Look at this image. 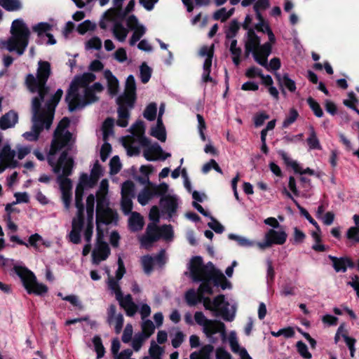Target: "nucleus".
<instances>
[{
	"instance_id": "1",
	"label": "nucleus",
	"mask_w": 359,
	"mask_h": 359,
	"mask_svg": "<svg viewBox=\"0 0 359 359\" xmlns=\"http://www.w3.org/2000/svg\"><path fill=\"white\" fill-rule=\"evenodd\" d=\"M188 270L193 281L201 283L197 292L194 289L187 292L185 298L187 304L193 306L202 302L205 309L213 312L215 316L221 317L226 321H232L236 316V308L235 305H231L226 302L224 295L219 294L212 300L203 297L205 294H212L214 286H219L222 290L231 287L230 282L226 279L222 272L216 269L211 262L203 264V259L199 256L191 259Z\"/></svg>"
},
{
	"instance_id": "2",
	"label": "nucleus",
	"mask_w": 359,
	"mask_h": 359,
	"mask_svg": "<svg viewBox=\"0 0 359 359\" xmlns=\"http://www.w3.org/2000/svg\"><path fill=\"white\" fill-rule=\"evenodd\" d=\"M50 74V65L48 62L39 61L37 74H29L26 84L29 90L38 93V96L32 99V127L29 132L23 133L22 136L28 141L38 140L41 131L45 128L48 129L53 122L55 108L60 102L63 91L58 89L54 95L48 94L46 83Z\"/></svg>"
},
{
	"instance_id": "3",
	"label": "nucleus",
	"mask_w": 359,
	"mask_h": 359,
	"mask_svg": "<svg viewBox=\"0 0 359 359\" xmlns=\"http://www.w3.org/2000/svg\"><path fill=\"white\" fill-rule=\"evenodd\" d=\"M69 121L67 118H62L59 123L52 141L50 151L48 154V162L52 167L53 171L58 175L57 182L62 194V201L67 210H69L72 202V182L65 177L70 175L73 168V159L63 151L57 158V151L65 147H69L74 141L73 135L68 131Z\"/></svg>"
},
{
	"instance_id": "4",
	"label": "nucleus",
	"mask_w": 359,
	"mask_h": 359,
	"mask_svg": "<svg viewBox=\"0 0 359 359\" xmlns=\"http://www.w3.org/2000/svg\"><path fill=\"white\" fill-rule=\"evenodd\" d=\"M126 0H112L113 8L108 9L102 15L99 25L101 29H110L114 38L120 42L126 41L128 32L133 34L129 40L134 46L147 32V27L134 15H129L134 10L135 1L130 0L123 9Z\"/></svg>"
},
{
	"instance_id": "5",
	"label": "nucleus",
	"mask_w": 359,
	"mask_h": 359,
	"mask_svg": "<svg viewBox=\"0 0 359 359\" xmlns=\"http://www.w3.org/2000/svg\"><path fill=\"white\" fill-rule=\"evenodd\" d=\"M95 75L93 73H84L76 76L72 80L66 96L70 111L82 108L98 100L103 87L100 83H93Z\"/></svg>"
},
{
	"instance_id": "6",
	"label": "nucleus",
	"mask_w": 359,
	"mask_h": 359,
	"mask_svg": "<svg viewBox=\"0 0 359 359\" xmlns=\"http://www.w3.org/2000/svg\"><path fill=\"white\" fill-rule=\"evenodd\" d=\"M131 135L122 137L123 146L129 156L137 155L140 147H144L143 155L147 161L165 160L170 157V153H165L157 143L151 144L144 136L145 128L142 121H136L130 129Z\"/></svg>"
},
{
	"instance_id": "7",
	"label": "nucleus",
	"mask_w": 359,
	"mask_h": 359,
	"mask_svg": "<svg viewBox=\"0 0 359 359\" xmlns=\"http://www.w3.org/2000/svg\"><path fill=\"white\" fill-rule=\"evenodd\" d=\"M96 181L87 174H82L76 189L75 205L78 210L77 215L72 219V231L69 234L71 242L78 244L81 242V232L83 226V195L84 189L93 187Z\"/></svg>"
},
{
	"instance_id": "8",
	"label": "nucleus",
	"mask_w": 359,
	"mask_h": 359,
	"mask_svg": "<svg viewBox=\"0 0 359 359\" xmlns=\"http://www.w3.org/2000/svg\"><path fill=\"white\" fill-rule=\"evenodd\" d=\"M105 272L108 276L107 286L108 289L112 294H115L116 300L118 302L120 306L124 309L128 316H132L137 311V306L133 302L132 297L127 294L123 296L120 285L119 280L123 278L126 273L123 261L119 257L118 259V269L116 271L115 277L110 275V270L108 267L104 268Z\"/></svg>"
},
{
	"instance_id": "9",
	"label": "nucleus",
	"mask_w": 359,
	"mask_h": 359,
	"mask_svg": "<svg viewBox=\"0 0 359 359\" xmlns=\"http://www.w3.org/2000/svg\"><path fill=\"white\" fill-rule=\"evenodd\" d=\"M11 33L8 40L1 42V47L10 52L16 51L19 55H22L29 43V28L22 19H16L12 23Z\"/></svg>"
},
{
	"instance_id": "10",
	"label": "nucleus",
	"mask_w": 359,
	"mask_h": 359,
	"mask_svg": "<svg viewBox=\"0 0 359 359\" xmlns=\"http://www.w3.org/2000/svg\"><path fill=\"white\" fill-rule=\"evenodd\" d=\"M0 261L4 266H13L15 272L20 278L28 293L41 295L48 291L47 287L42 283H38L34 273L27 268L15 264L13 259H6L1 255Z\"/></svg>"
},
{
	"instance_id": "11",
	"label": "nucleus",
	"mask_w": 359,
	"mask_h": 359,
	"mask_svg": "<svg viewBox=\"0 0 359 359\" xmlns=\"http://www.w3.org/2000/svg\"><path fill=\"white\" fill-rule=\"evenodd\" d=\"M245 50L252 53L255 61L259 65H266V58L271 54L270 43L260 45V39L252 29L247 32Z\"/></svg>"
},
{
	"instance_id": "12",
	"label": "nucleus",
	"mask_w": 359,
	"mask_h": 359,
	"mask_svg": "<svg viewBox=\"0 0 359 359\" xmlns=\"http://www.w3.org/2000/svg\"><path fill=\"white\" fill-rule=\"evenodd\" d=\"M196 323L202 326L203 331L212 343L215 342L213 335L219 333L223 341L226 339L225 325L223 323L208 319L201 311H197L194 314Z\"/></svg>"
},
{
	"instance_id": "13",
	"label": "nucleus",
	"mask_w": 359,
	"mask_h": 359,
	"mask_svg": "<svg viewBox=\"0 0 359 359\" xmlns=\"http://www.w3.org/2000/svg\"><path fill=\"white\" fill-rule=\"evenodd\" d=\"M174 237V231L171 225H163L157 227L156 224H149L144 236L141 239V245L145 248L151 246L152 243L159 238L167 241H172Z\"/></svg>"
},
{
	"instance_id": "14",
	"label": "nucleus",
	"mask_w": 359,
	"mask_h": 359,
	"mask_svg": "<svg viewBox=\"0 0 359 359\" xmlns=\"http://www.w3.org/2000/svg\"><path fill=\"white\" fill-rule=\"evenodd\" d=\"M146 182L147 187L143 189L137 195V201L142 205H147L154 197L163 195L168 191V185L161 183L158 185L154 184L147 179Z\"/></svg>"
},
{
	"instance_id": "15",
	"label": "nucleus",
	"mask_w": 359,
	"mask_h": 359,
	"mask_svg": "<svg viewBox=\"0 0 359 359\" xmlns=\"http://www.w3.org/2000/svg\"><path fill=\"white\" fill-rule=\"evenodd\" d=\"M97 231L102 232L101 224H108L116 222L117 220V214L112 209L109 208L108 202L103 203L102 200L97 203Z\"/></svg>"
},
{
	"instance_id": "16",
	"label": "nucleus",
	"mask_w": 359,
	"mask_h": 359,
	"mask_svg": "<svg viewBox=\"0 0 359 359\" xmlns=\"http://www.w3.org/2000/svg\"><path fill=\"white\" fill-rule=\"evenodd\" d=\"M287 238V234L283 229H271L264 234V241L263 242H257V246L264 250L271 247L273 245H283Z\"/></svg>"
},
{
	"instance_id": "17",
	"label": "nucleus",
	"mask_w": 359,
	"mask_h": 359,
	"mask_svg": "<svg viewBox=\"0 0 359 359\" xmlns=\"http://www.w3.org/2000/svg\"><path fill=\"white\" fill-rule=\"evenodd\" d=\"M214 53V45L212 44L210 46H204L201 47L199 50V55L201 57L205 58V61L203 63V72L202 74V80L203 82H211L215 83V80L210 76L211 66H212V59Z\"/></svg>"
},
{
	"instance_id": "18",
	"label": "nucleus",
	"mask_w": 359,
	"mask_h": 359,
	"mask_svg": "<svg viewBox=\"0 0 359 359\" xmlns=\"http://www.w3.org/2000/svg\"><path fill=\"white\" fill-rule=\"evenodd\" d=\"M103 236L102 232L99 231L97 233V243L92 252V262L96 265L100 262L105 260L110 253L107 243L103 241Z\"/></svg>"
},
{
	"instance_id": "19",
	"label": "nucleus",
	"mask_w": 359,
	"mask_h": 359,
	"mask_svg": "<svg viewBox=\"0 0 359 359\" xmlns=\"http://www.w3.org/2000/svg\"><path fill=\"white\" fill-rule=\"evenodd\" d=\"M113 126L114 120L112 118H107L102 124V131L104 141L100 150V157L102 161H105L107 159L111 151V147L107 141L113 134Z\"/></svg>"
},
{
	"instance_id": "20",
	"label": "nucleus",
	"mask_w": 359,
	"mask_h": 359,
	"mask_svg": "<svg viewBox=\"0 0 359 359\" xmlns=\"http://www.w3.org/2000/svg\"><path fill=\"white\" fill-rule=\"evenodd\" d=\"M168 194H163L160 204L163 212L168 213V217H172L178 207V198L172 191H168Z\"/></svg>"
},
{
	"instance_id": "21",
	"label": "nucleus",
	"mask_w": 359,
	"mask_h": 359,
	"mask_svg": "<svg viewBox=\"0 0 359 359\" xmlns=\"http://www.w3.org/2000/svg\"><path fill=\"white\" fill-rule=\"evenodd\" d=\"M118 98H122L123 101H125L130 108L133 107L136 99V83L133 75L128 76L126 82L125 92Z\"/></svg>"
},
{
	"instance_id": "22",
	"label": "nucleus",
	"mask_w": 359,
	"mask_h": 359,
	"mask_svg": "<svg viewBox=\"0 0 359 359\" xmlns=\"http://www.w3.org/2000/svg\"><path fill=\"white\" fill-rule=\"evenodd\" d=\"M95 197L93 194L88 196L86 199V210L88 215V223L84 230L85 240L89 241L93 235V212H94Z\"/></svg>"
},
{
	"instance_id": "23",
	"label": "nucleus",
	"mask_w": 359,
	"mask_h": 359,
	"mask_svg": "<svg viewBox=\"0 0 359 359\" xmlns=\"http://www.w3.org/2000/svg\"><path fill=\"white\" fill-rule=\"evenodd\" d=\"M116 102L118 105L116 124L120 127H126L128 125L130 118L129 109L131 108L129 107L125 101H123L122 98H117Z\"/></svg>"
},
{
	"instance_id": "24",
	"label": "nucleus",
	"mask_w": 359,
	"mask_h": 359,
	"mask_svg": "<svg viewBox=\"0 0 359 359\" xmlns=\"http://www.w3.org/2000/svg\"><path fill=\"white\" fill-rule=\"evenodd\" d=\"M228 341L231 351L233 353L238 354L241 359H252V358L248 353L246 349L239 345L235 331L230 332Z\"/></svg>"
},
{
	"instance_id": "25",
	"label": "nucleus",
	"mask_w": 359,
	"mask_h": 359,
	"mask_svg": "<svg viewBox=\"0 0 359 359\" xmlns=\"http://www.w3.org/2000/svg\"><path fill=\"white\" fill-rule=\"evenodd\" d=\"M329 258L332 260L333 267L337 272H345L348 266H353L352 261L347 257L337 258L330 255Z\"/></svg>"
},
{
	"instance_id": "26",
	"label": "nucleus",
	"mask_w": 359,
	"mask_h": 359,
	"mask_svg": "<svg viewBox=\"0 0 359 359\" xmlns=\"http://www.w3.org/2000/svg\"><path fill=\"white\" fill-rule=\"evenodd\" d=\"M165 255V251L162 250L160 254L153 258L149 256H144L141 259L142 264L144 269V271L147 273H149L153 269V266L155 262H161V259H163V256Z\"/></svg>"
},
{
	"instance_id": "27",
	"label": "nucleus",
	"mask_w": 359,
	"mask_h": 359,
	"mask_svg": "<svg viewBox=\"0 0 359 359\" xmlns=\"http://www.w3.org/2000/svg\"><path fill=\"white\" fill-rule=\"evenodd\" d=\"M18 119V114L15 112L11 111L0 118V128L2 130L12 128L16 124Z\"/></svg>"
},
{
	"instance_id": "28",
	"label": "nucleus",
	"mask_w": 359,
	"mask_h": 359,
	"mask_svg": "<svg viewBox=\"0 0 359 359\" xmlns=\"http://www.w3.org/2000/svg\"><path fill=\"white\" fill-rule=\"evenodd\" d=\"M27 243L28 244V247L32 246L39 252L41 251V245H44L47 248L50 246V242L49 241L44 240L42 236L38 233L31 235L29 237L28 243Z\"/></svg>"
},
{
	"instance_id": "29",
	"label": "nucleus",
	"mask_w": 359,
	"mask_h": 359,
	"mask_svg": "<svg viewBox=\"0 0 359 359\" xmlns=\"http://www.w3.org/2000/svg\"><path fill=\"white\" fill-rule=\"evenodd\" d=\"M150 134L161 142L165 141L166 133L161 118L157 119L156 125L151 128Z\"/></svg>"
},
{
	"instance_id": "30",
	"label": "nucleus",
	"mask_w": 359,
	"mask_h": 359,
	"mask_svg": "<svg viewBox=\"0 0 359 359\" xmlns=\"http://www.w3.org/2000/svg\"><path fill=\"white\" fill-rule=\"evenodd\" d=\"M104 76L107 81L108 90L109 93L112 95H116L118 89V81L117 79L109 70L104 71Z\"/></svg>"
},
{
	"instance_id": "31",
	"label": "nucleus",
	"mask_w": 359,
	"mask_h": 359,
	"mask_svg": "<svg viewBox=\"0 0 359 359\" xmlns=\"http://www.w3.org/2000/svg\"><path fill=\"white\" fill-rule=\"evenodd\" d=\"M283 194L287 196L288 198L292 200V201L294 203V204L297 205V208L299 210L300 213L306 217V219L312 224L316 229H319V226L317 224V222L311 217V215L309 214V212L302 208L299 203L293 198L292 194L290 191H288L286 189H284L283 191Z\"/></svg>"
},
{
	"instance_id": "32",
	"label": "nucleus",
	"mask_w": 359,
	"mask_h": 359,
	"mask_svg": "<svg viewBox=\"0 0 359 359\" xmlns=\"http://www.w3.org/2000/svg\"><path fill=\"white\" fill-rule=\"evenodd\" d=\"M228 238L230 240L236 241L239 246L244 248H252L255 245H257V243L252 240H250L247 237L235 233H229L228 235Z\"/></svg>"
},
{
	"instance_id": "33",
	"label": "nucleus",
	"mask_w": 359,
	"mask_h": 359,
	"mask_svg": "<svg viewBox=\"0 0 359 359\" xmlns=\"http://www.w3.org/2000/svg\"><path fill=\"white\" fill-rule=\"evenodd\" d=\"M213 349L214 348L212 345H205L198 351L192 353L190 355V359H210V355Z\"/></svg>"
},
{
	"instance_id": "34",
	"label": "nucleus",
	"mask_w": 359,
	"mask_h": 359,
	"mask_svg": "<svg viewBox=\"0 0 359 359\" xmlns=\"http://www.w3.org/2000/svg\"><path fill=\"white\" fill-rule=\"evenodd\" d=\"M128 225L133 231L142 229L144 225L142 217L137 212H133L129 217Z\"/></svg>"
},
{
	"instance_id": "35",
	"label": "nucleus",
	"mask_w": 359,
	"mask_h": 359,
	"mask_svg": "<svg viewBox=\"0 0 359 359\" xmlns=\"http://www.w3.org/2000/svg\"><path fill=\"white\" fill-rule=\"evenodd\" d=\"M163 353V348L161 347L155 341H152L149 349V355L147 356H144L143 359H162Z\"/></svg>"
},
{
	"instance_id": "36",
	"label": "nucleus",
	"mask_w": 359,
	"mask_h": 359,
	"mask_svg": "<svg viewBox=\"0 0 359 359\" xmlns=\"http://www.w3.org/2000/svg\"><path fill=\"white\" fill-rule=\"evenodd\" d=\"M309 136L306 139V142L309 146V149L310 150L313 149H318L320 150L322 149L321 145L320 144V141L317 137L316 133L314 128L311 126L309 128Z\"/></svg>"
},
{
	"instance_id": "37",
	"label": "nucleus",
	"mask_w": 359,
	"mask_h": 359,
	"mask_svg": "<svg viewBox=\"0 0 359 359\" xmlns=\"http://www.w3.org/2000/svg\"><path fill=\"white\" fill-rule=\"evenodd\" d=\"M355 226L351 227L347 231V238L354 242L359 243V215L353 217Z\"/></svg>"
},
{
	"instance_id": "38",
	"label": "nucleus",
	"mask_w": 359,
	"mask_h": 359,
	"mask_svg": "<svg viewBox=\"0 0 359 359\" xmlns=\"http://www.w3.org/2000/svg\"><path fill=\"white\" fill-rule=\"evenodd\" d=\"M234 13V8H232L229 10H227L226 8H222L217 11L213 14V18L215 20H220L222 22L226 21L229 19Z\"/></svg>"
},
{
	"instance_id": "39",
	"label": "nucleus",
	"mask_w": 359,
	"mask_h": 359,
	"mask_svg": "<svg viewBox=\"0 0 359 359\" xmlns=\"http://www.w3.org/2000/svg\"><path fill=\"white\" fill-rule=\"evenodd\" d=\"M0 6L8 11H18L22 8L20 0H0Z\"/></svg>"
},
{
	"instance_id": "40",
	"label": "nucleus",
	"mask_w": 359,
	"mask_h": 359,
	"mask_svg": "<svg viewBox=\"0 0 359 359\" xmlns=\"http://www.w3.org/2000/svg\"><path fill=\"white\" fill-rule=\"evenodd\" d=\"M109 190V182L107 180H102L100 182L99 190L97 193V201L102 200L103 203L108 202L107 200V195Z\"/></svg>"
},
{
	"instance_id": "41",
	"label": "nucleus",
	"mask_w": 359,
	"mask_h": 359,
	"mask_svg": "<svg viewBox=\"0 0 359 359\" xmlns=\"http://www.w3.org/2000/svg\"><path fill=\"white\" fill-rule=\"evenodd\" d=\"M280 84L285 87L290 92H294L296 90L295 82L292 80L287 74L283 75L282 77L280 75L277 76Z\"/></svg>"
},
{
	"instance_id": "42",
	"label": "nucleus",
	"mask_w": 359,
	"mask_h": 359,
	"mask_svg": "<svg viewBox=\"0 0 359 359\" xmlns=\"http://www.w3.org/2000/svg\"><path fill=\"white\" fill-rule=\"evenodd\" d=\"M152 70L146 63H142L140 67V77L143 83H147L151 76Z\"/></svg>"
},
{
	"instance_id": "43",
	"label": "nucleus",
	"mask_w": 359,
	"mask_h": 359,
	"mask_svg": "<svg viewBox=\"0 0 359 359\" xmlns=\"http://www.w3.org/2000/svg\"><path fill=\"white\" fill-rule=\"evenodd\" d=\"M142 334L146 338L149 337L154 332L155 327L152 321L150 320H142Z\"/></svg>"
},
{
	"instance_id": "44",
	"label": "nucleus",
	"mask_w": 359,
	"mask_h": 359,
	"mask_svg": "<svg viewBox=\"0 0 359 359\" xmlns=\"http://www.w3.org/2000/svg\"><path fill=\"white\" fill-rule=\"evenodd\" d=\"M299 116V114L295 109H290L288 114L286 116L283 122V128H288L291 124L294 123Z\"/></svg>"
},
{
	"instance_id": "45",
	"label": "nucleus",
	"mask_w": 359,
	"mask_h": 359,
	"mask_svg": "<svg viewBox=\"0 0 359 359\" xmlns=\"http://www.w3.org/2000/svg\"><path fill=\"white\" fill-rule=\"evenodd\" d=\"M51 27L52 26L47 22H39L33 26L32 29L39 36H42L45 34H48V32L51 29Z\"/></svg>"
},
{
	"instance_id": "46",
	"label": "nucleus",
	"mask_w": 359,
	"mask_h": 359,
	"mask_svg": "<svg viewBox=\"0 0 359 359\" xmlns=\"http://www.w3.org/2000/svg\"><path fill=\"white\" fill-rule=\"evenodd\" d=\"M102 41L98 36H93L85 43L86 50H100L102 47Z\"/></svg>"
},
{
	"instance_id": "47",
	"label": "nucleus",
	"mask_w": 359,
	"mask_h": 359,
	"mask_svg": "<svg viewBox=\"0 0 359 359\" xmlns=\"http://www.w3.org/2000/svg\"><path fill=\"white\" fill-rule=\"evenodd\" d=\"M95 351L97 353V358H101L104 355L105 349L102 345L101 339L99 337H95L93 339Z\"/></svg>"
},
{
	"instance_id": "48",
	"label": "nucleus",
	"mask_w": 359,
	"mask_h": 359,
	"mask_svg": "<svg viewBox=\"0 0 359 359\" xmlns=\"http://www.w3.org/2000/svg\"><path fill=\"white\" fill-rule=\"evenodd\" d=\"M157 112V105L156 103H150L145 109L144 116L149 121L155 119Z\"/></svg>"
},
{
	"instance_id": "49",
	"label": "nucleus",
	"mask_w": 359,
	"mask_h": 359,
	"mask_svg": "<svg viewBox=\"0 0 359 359\" xmlns=\"http://www.w3.org/2000/svg\"><path fill=\"white\" fill-rule=\"evenodd\" d=\"M96 25L87 20L79 24L77 27V31L81 34H84L88 31H93L95 29Z\"/></svg>"
},
{
	"instance_id": "50",
	"label": "nucleus",
	"mask_w": 359,
	"mask_h": 359,
	"mask_svg": "<svg viewBox=\"0 0 359 359\" xmlns=\"http://www.w3.org/2000/svg\"><path fill=\"white\" fill-rule=\"evenodd\" d=\"M135 185L131 181L125 182L121 187V196H134Z\"/></svg>"
},
{
	"instance_id": "51",
	"label": "nucleus",
	"mask_w": 359,
	"mask_h": 359,
	"mask_svg": "<svg viewBox=\"0 0 359 359\" xmlns=\"http://www.w3.org/2000/svg\"><path fill=\"white\" fill-rule=\"evenodd\" d=\"M121 205L123 212L126 215L129 214L133 208L132 196H121Z\"/></svg>"
},
{
	"instance_id": "52",
	"label": "nucleus",
	"mask_w": 359,
	"mask_h": 359,
	"mask_svg": "<svg viewBox=\"0 0 359 359\" xmlns=\"http://www.w3.org/2000/svg\"><path fill=\"white\" fill-rule=\"evenodd\" d=\"M279 154L285 162L293 168L294 172H301V166L299 164L297 161L292 160L285 151H279Z\"/></svg>"
},
{
	"instance_id": "53",
	"label": "nucleus",
	"mask_w": 359,
	"mask_h": 359,
	"mask_svg": "<svg viewBox=\"0 0 359 359\" xmlns=\"http://www.w3.org/2000/svg\"><path fill=\"white\" fill-rule=\"evenodd\" d=\"M307 103L317 117H322L323 116V111L320 106L314 99L309 97L307 99Z\"/></svg>"
},
{
	"instance_id": "54",
	"label": "nucleus",
	"mask_w": 359,
	"mask_h": 359,
	"mask_svg": "<svg viewBox=\"0 0 359 359\" xmlns=\"http://www.w3.org/2000/svg\"><path fill=\"white\" fill-rule=\"evenodd\" d=\"M110 173L114 175L118 173L121 168V163L118 156H114L110 161Z\"/></svg>"
},
{
	"instance_id": "55",
	"label": "nucleus",
	"mask_w": 359,
	"mask_h": 359,
	"mask_svg": "<svg viewBox=\"0 0 359 359\" xmlns=\"http://www.w3.org/2000/svg\"><path fill=\"white\" fill-rule=\"evenodd\" d=\"M184 334L182 332L177 330L175 332V333L172 335V345L174 348L179 347L182 342L184 340Z\"/></svg>"
},
{
	"instance_id": "56",
	"label": "nucleus",
	"mask_w": 359,
	"mask_h": 359,
	"mask_svg": "<svg viewBox=\"0 0 359 359\" xmlns=\"http://www.w3.org/2000/svg\"><path fill=\"white\" fill-rule=\"evenodd\" d=\"M269 6V3L265 2L262 0L255 1L254 4V10L256 13V17L257 19H261V13L260 10H264L268 8Z\"/></svg>"
},
{
	"instance_id": "57",
	"label": "nucleus",
	"mask_w": 359,
	"mask_h": 359,
	"mask_svg": "<svg viewBox=\"0 0 359 359\" xmlns=\"http://www.w3.org/2000/svg\"><path fill=\"white\" fill-rule=\"evenodd\" d=\"M147 338L142 334H139L135 336L132 341V346L135 351H138L142 347L143 342Z\"/></svg>"
},
{
	"instance_id": "58",
	"label": "nucleus",
	"mask_w": 359,
	"mask_h": 359,
	"mask_svg": "<svg viewBox=\"0 0 359 359\" xmlns=\"http://www.w3.org/2000/svg\"><path fill=\"white\" fill-rule=\"evenodd\" d=\"M297 348L299 354L306 359H310L311 354L309 353L307 346L302 341H298L297 343Z\"/></svg>"
},
{
	"instance_id": "59",
	"label": "nucleus",
	"mask_w": 359,
	"mask_h": 359,
	"mask_svg": "<svg viewBox=\"0 0 359 359\" xmlns=\"http://www.w3.org/2000/svg\"><path fill=\"white\" fill-rule=\"evenodd\" d=\"M306 236L304 233L299 229L297 227H294L293 229V243L294 244H300L302 243Z\"/></svg>"
},
{
	"instance_id": "60",
	"label": "nucleus",
	"mask_w": 359,
	"mask_h": 359,
	"mask_svg": "<svg viewBox=\"0 0 359 359\" xmlns=\"http://www.w3.org/2000/svg\"><path fill=\"white\" fill-rule=\"evenodd\" d=\"M210 222L208 223V226L214 230L217 233H221L224 231V226L213 217H210Z\"/></svg>"
},
{
	"instance_id": "61",
	"label": "nucleus",
	"mask_w": 359,
	"mask_h": 359,
	"mask_svg": "<svg viewBox=\"0 0 359 359\" xmlns=\"http://www.w3.org/2000/svg\"><path fill=\"white\" fill-rule=\"evenodd\" d=\"M123 323V318L121 313H118L111 321L110 325H114L115 327V331L116 333H119L122 329Z\"/></svg>"
},
{
	"instance_id": "62",
	"label": "nucleus",
	"mask_w": 359,
	"mask_h": 359,
	"mask_svg": "<svg viewBox=\"0 0 359 359\" xmlns=\"http://www.w3.org/2000/svg\"><path fill=\"white\" fill-rule=\"evenodd\" d=\"M268 57L266 58V60ZM264 67L267 70H278L280 67V61L277 57H273L271 60L270 62L268 63L266 61V65H261Z\"/></svg>"
},
{
	"instance_id": "63",
	"label": "nucleus",
	"mask_w": 359,
	"mask_h": 359,
	"mask_svg": "<svg viewBox=\"0 0 359 359\" xmlns=\"http://www.w3.org/2000/svg\"><path fill=\"white\" fill-rule=\"evenodd\" d=\"M102 174V169L101 165L98 163V162H95L92 170L90 176L92 177L93 179H94L96 182H97L98 179Z\"/></svg>"
},
{
	"instance_id": "64",
	"label": "nucleus",
	"mask_w": 359,
	"mask_h": 359,
	"mask_svg": "<svg viewBox=\"0 0 359 359\" xmlns=\"http://www.w3.org/2000/svg\"><path fill=\"white\" fill-rule=\"evenodd\" d=\"M322 322L327 326L336 325L338 322V318L330 314H325L321 318Z\"/></svg>"
}]
</instances>
